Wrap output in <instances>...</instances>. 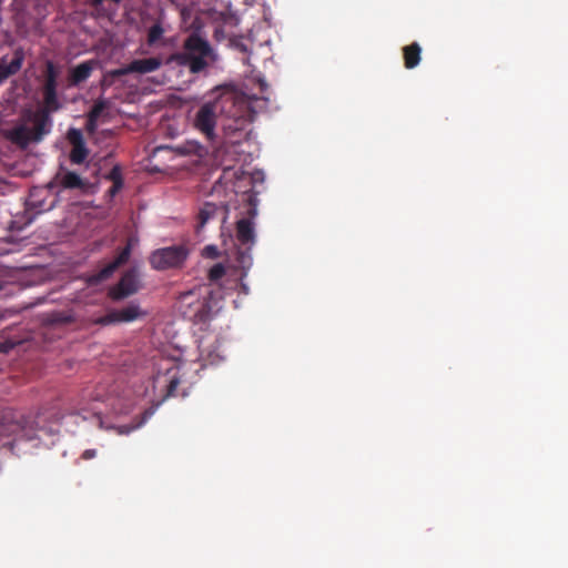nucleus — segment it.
Returning <instances> with one entry per match:
<instances>
[{
    "label": "nucleus",
    "mask_w": 568,
    "mask_h": 568,
    "mask_svg": "<svg viewBox=\"0 0 568 568\" xmlns=\"http://www.w3.org/2000/svg\"><path fill=\"white\" fill-rule=\"evenodd\" d=\"M2 287H3V286H2V284L0 283V291L2 290Z\"/></svg>",
    "instance_id": "32"
},
{
    "label": "nucleus",
    "mask_w": 568,
    "mask_h": 568,
    "mask_svg": "<svg viewBox=\"0 0 568 568\" xmlns=\"http://www.w3.org/2000/svg\"><path fill=\"white\" fill-rule=\"evenodd\" d=\"M229 213V206L223 202H205L199 210L195 232L200 234L211 222H220L223 225L227 221Z\"/></svg>",
    "instance_id": "7"
},
{
    "label": "nucleus",
    "mask_w": 568,
    "mask_h": 568,
    "mask_svg": "<svg viewBox=\"0 0 568 568\" xmlns=\"http://www.w3.org/2000/svg\"><path fill=\"white\" fill-rule=\"evenodd\" d=\"M169 375L168 385H166V394L165 397H171L175 395L178 386L180 385V377L178 376V372L168 371Z\"/></svg>",
    "instance_id": "19"
},
{
    "label": "nucleus",
    "mask_w": 568,
    "mask_h": 568,
    "mask_svg": "<svg viewBox=\"0 0 568 568\" xmlns=\"http://www.w3.org/2000/svg\"><path fill=\"white\" fill-rule=\"evenodd\" d=\"M26 53L23 48L19 47L13 51V58L8 64H4V58L0 62V84L8 78L17 74L24 62Z\"/></svg>",
    "instance_id": "15"
},
{
    "label": "nucleus",
    "mask_w": 568,
    "mask_h": 568,
    "mask_svg": "<svg viewBox=\"0 0 568 568\" xmlns=\"http://www.w3.org/2000/svg\"><path fill=\"white\" fill-rule=\"evenodd\" d=\"M204 254L207 257L216 258L219 256L217 247L214 245H207L204 247Z\"/></svg>",
    "instance_id": "25"
},
{
    "label": "nucleus",
    "mask_w": 568,
    "mask_h": 568,
    "mask_svg": "<svg viewBox=\"0 0 568 568\" xmlns=\"http://www.w3.org/2000/svg\"><path fill=\"white\" fill-rule=\"evenodd\" d=\"M43 104L36 111H28L26 120L32 122V126L26 123L19 124L7 131L6 138L20 149H27L31 143H39L51 132V114L62 108L58 98V91H42Z\"/></svg>",
    "instance_id": "2"
},
{
    "label": "nucleus",
    "mask_w": 568,
    "mask_h": 568,
    "mask_svg": "<svg viewBox=\"0 0 568 568\" xmlns=\"http://www.w3.org/2000/svg\"><path fill=\"white\" fill-rule=\"evenodd\" d=\"M225 274V268L222 264H215L211 267L209 272V277L211 281H216L223 277Z\"/></svg>",
    "instance_id": "22"
},
{
    "label": "nucleus",
    "mask_w": 568,
    "mask_h": 568,
    "mask_svg": "<svg viewBox=\"0 0 568 568\" xmlns=\"http://www.w3.org/2000/svg\"><path fill=\"white\" fill-rule=\"evenodd\" d=\"M2 318H3V316H2V315H0V320H2Z\"/></svg>",
    "instance_id": "33"
},
{
    "label": "nucleus",
    "mask_w": 568,
    "mask_h": 568,
    "mask_svg": "<svg viewBox=\"0 0 568 568\" xmlns=\"http://www.w3.org/2000/svg\"><path fill=\"white\" fill-rule=\"evenodd\" d=\"M14 347V343L10 341L0 342V353H9Z\"/></svg>",
    "instance_id": "26"
},
{
    "label": "nucleus",
    "mask_w": 568,
    "mask_h": 568,
    "mask_svg": "<svg viewBox=\"0 0 568 568\" xmlns=\"http://www.w3.org/2000/svg\"><path fill=\"white\" fill-rule=\"evenodd\" d=\"M110 181H112V183H122L123 184V179H122V173H121V169L120 166L115 165L112 168V170L109 172L108 176H106Z\"/></svg>",
    "instance_id": "23"
},
{
    "label": "nucleus",
    "mask_w": 568,
    "mask_h": 568,
    "mask_svg": "<svg viewBox=\"0 0 568 568\" xmlns=\"http://www.w3.org/2000/svg\"><path fill=\"white\" fill-rule=\"evenodd\" d=\"M146 316V312L141 310L136 303H130L120 310H111L105 315L99 317L95 323L100 325H112L118 323H130Z\"/></svg>",
    "instance_id": "9"
},
{
    "label": "nucleus",
    "mask_w": 568,
    "mask_h": 568,
    "mask_svg": "<svg viewBox=\"0 0 568 568\" xmlns=\"http://www.w3.org/2000/svg\"><path fill=\"white\" fill-rule=\"evenodd\" d=\"M152 414H153V409L152 408L145 410L144 414H143V422H145L149 417H151Z\"/></svg>",
    "instance_id": "29"
},
{
    "label": "nucleus",
    "mask_w": 568,
    "mask_h": 568,
    "mask_svg": "<svg viewBox=\"0 0 568 568\" xmlns=\"http://www.w3.org/2000/svg\"><path fill=\"white\" fill-rule=\"evenodd\" d=\"M254 115V111L243 95L222 94L213 101L199 105L191 115L192 126L204 136L207 145L186 141L174 148L158 146L156 151L170 149L180 155L194 154L203 158L212 153L215 158H220L225 144H237L247 135V129Z\"/></svg>",
    "instance_id": "1"
},
{
    "label": "nucleus",
    "mask_w": 568,
    "mask_h": 568,
    "mask_svg": "<svg viewBox=\"0 0 568 568\" xmlns=\"http://www.w3.org/2000/svg\"><path fill=\"white\" fill-rule=\"evenodd\" d=\"M189 254L190 251L185 245L162 247L151 254L150 264L158 271L181 267Z\"/></svg>",
    "instance_id": "6"
},
{
    "label": "nucleus",
    "mask_w": 568,
    "mask_h": 568,
    "mask_svg": "<svg viewBox=\"0 0 568 568\" xmlns=\"http://www.w3.org/2000/svg\"><path fill=\"white\" fill-rule=\"evenodd\" d=\"M97 128H98V120L88 115L87 123H85L87 131L89 133H93V132H95Z\"/></svg>",
    "instance_id": "24"
},
{
    "label": "nucleus",
    "mask_w": 568,
    "mask_h": 568,
    "mask_svg": "<svg viewBox=\"0 0 568 568\" xmlns=\"http://www.w3.org/2000/svg\"><path fill=\"white\" fill-rule=\"evenodd\" d=\"M210 60H214L211 44L199 33L192 32L184 40L183 51L171 54L168 62L187 67L192 73H200L209 65Z\"/></svg>",
    "instance_id": "3"
},
{
    "label": "nucleus",
    "mask_w": 568,
    "mask_h": 568,
    "mask_svg": "<svg viewBox=\"0 0 568 568\" xmlns=\"http://www.w3.org/2000/svg\"><path fill=\"white\" fill-rule=\"evenodd\" d=\"M248 214L251 215V217H254L256 215V209L253 206L248 210Z\"/></svg>",
    "instance_id": "30"
},
{
    "label": "nucleus",
    "mask_w": 568,
    "mask_h": 568,
    "mask_svg": "<svg viewBox=\"0 0 568 568\" xmlns=\"http://www.w3.org/2000/svg\"><path fill=\"white\" fill-rule=\"evenodd\" d=\"M163 33L164 29L162 28L161 23L158 22L153 24L148 32V43L150 45L154 44L162 38Z\"/></svg>",
    "instance_id": "21"
},
{
    "label": "nucleus",
    "mask_w": 568,
    "mask_h": 568,
    "mask_svg": "<svg viewBox=\"0 0 568 568\" xmlns=\"http://www.w3.org/2000/svg\"><path fill=\"white\" fill-rule=\"evenodd\" d=\"M58 434L52 427L40 426V420L21 425L13 422H0V439L14 436V440L37 442L33 446H47V439Z\"/></svg>",
    "instance_id": "4"
},
{
    "label": "nucleus",
    "mask_w": 568,
    "mask_h": 568,
    "mask_svg": "<svg viewBox=\"0 0 568 568\" xmlns=\"http://www.w3.org/2000/svg\"><path fill=\"white\" fill-rule=\"evenodd\" d=\"M94 64H95V61L90 60V61H84V62L78 64L77 67H74L70 72V77H69L70 83L72 85H78V84L84 82L85 80H88L92 73Z\"/></svg>",
    "instance_id": "16"
},
{
    "label": "nucleus",
    "mask_w": 568,
    "mask_h": 568,
    "mask_svg": "<svg viewBox=\"0 0 568 568\" xmlns=\"http://www.w3.org/2000/svg\"><path fill=\"white\" fill-rule=\"evenodd\" d=\"M109 108V102L104 99H99L94 102L92 105L90 112L88 113L89 116H92L97 120L102 115V113Z\"/></svg>",
    "instance_id": "20"
},
{
    "label": "nucleus",
    "mask_w": 568,
    "mask_h": 568,
    "mask_svg": "<svg viewBox=\"0 0 568 568\" xmlns=\"http://www.w3.org/2000/svg\"><path fill=\"white\" fill-rule=\"evenodd\" d=\"M122 186H123L122 183H119V182L113 183V185L109 190V193L113 196L122 189Z\"/></svg>",
    "instance_id": "28"
},
{
    "label": "nucleus",
    "mask_w": 568,
    "mask_h": 568,
    "mask_svg": "<svg viewBox=\"0 0 568 568\" xmlns=\"http://www.w3.org/2000/svg\"><path fill=\"white\" fill-rule=\"evenodd\" d=\"M97 456V450L95 449H85L83 453H82V458L88 460V459H92Z\"/></svg>",
    "instance_id": "27"
},
{
    "label": "nucleus",
    "mask_w": 568,
    "mask_h": 568,
    "mask_svg": "<svg viewBox=\"0 0 568 568\" xmlns=\"http://www.w3.org/2000/svg\"><path fill=\"white\" fill-rule=\"evenodd\" d=\"M90 186L88 179L82 178L78 173L70 171L63 166L59 169L53 179L47 184L49 190H79L85 192Z\"/></svg>",
    "instance_id": "8"
},
{
    "label": "nucleus",
    "mask_w": 568,
    "mask_h": 568,
    "mask_svg": "<svg viewBox=\"0 0 568 568\" xmlns=\"http://www.w3.org/2000/svg\"><path fill=\"white\" fill-rule=\"evenodd\" d=\"M240 50L246 51L245 45H241V47H240Z\"/></svg>",
    "instance_id": "31"
},
{
    "label": "nucleus",
    "mask_w": 568,
    "mask_h": 568,
    "mask_svg": "<svg viewBox=\"0 0 568 568\" xmlns=\"http://www.w3.org/2000/svg\"><path fill=\"white\" fill-rule=\"evenodd\" d=\"M255 229L251 219H241L236 222L237 250L235 261L237 266L246 273L252 266V247L255 244Z\"/></svg>",
    "instance_id": "5"
},
{
    "label": "nucleus",
    "mask_w": 568,
    "mask_h": 568,
    "mask_svg": "<svg viewBox=\"0 0 568 568\" xmlns=\"http://www.w3.org/2000/svg\"><path fill=\"white\" fill-rule=\"evenodd\" d=\"M59 72L52 61H47L42 91H58Z\"/></svg>",
    "instance_id": "18"
},
{
    "label": "nucleus",
    "mask_w": 568,
    "mask_h": 568,
    "mask_svg": "<svg viewBox=\"0 0 568 568\" xmlns=\"http://www.w3.org/2000/svg\"><path fill=\"white\" fill-rule=\"evenodd\" d=\"M130 242L118 253L114 260L103 266L99 272L93 274L90 278L91 283H99L108 280L121 265L125 264L131 255Z\"/></svg>",
    "instance_id": "13"
},
{
    "label": "nucleus",
    "mask_w": 568,
    "mask_h": 568,
    "mask_svg": "<svg viewBox=\"0 0 568 568\" xmlns=\"http://www.w3.org/2000/svg\"><path fill=\"white\" fill-rule=\"evenodd\" d=\"M67 139L72 145L69 159L72 164H82L89 155L83 134L79 129L71 128L67 133Z\"/></svg>",
    "instance_id": "11"
},
{
    "label": "nucleus",
    "mask_w": 568,
    "mask_h": 568,
    "mask_svg": "<svg viewBox=\"0 0 568 568\" xmlns=\"http://www.w3.org/2000/svg\"><path fill=\"white\" fill-rule=\"evenodd\" d=\"M139 291L138 275L134 270L126 271L119 283L109 291V296L113 301H122Z\"/></svg>",
    "instance_id": "10"
},
{
    "label": "nucleus",
    "mask_w": 568,
    "mask_h": 568,
    "mask_svg": "<svg viewBox=\"0 0 568 568\" xmlns=\"http://www.w3.org/2000/svg\"><path fill=\"white\" fill-rule=\"evenodd\" d=\"M49 191L47 186L32 189L27 201V209L37 214L52 210L55 206L57 200L53 199L47 203V194Z\"/></svg>",
    "instance_id": "14"
},
{
    "label": "nucleus",
    "mask_w": 568,
    "mask_h": 568,
    "mask_svg": "<svg viewBox=\"0 0 568 568\" xmlns=\"http://www.w3.org/2000/svg\"><path fill=\"white\" fill-rule=\"evenodd\" d=\"M163 61L160 57H152L146 59H136L128 64L126 68L118 69L113 72L114 75H124L128 73H150L159 70Z\"/></svg>",
    "instance_id": "12"
},
{
    "label": "nucleus",
    "mask_w": 568,
    "mask_h": 568,
    "mask_svg": "<svg viewBox=\"0 0 568 568\" xmlns=\"http://www.w3.org/2000/svg\"><path fill=\"white\" fill-rule=\"evenodd\" d=\"M422 48L417 42H413L403 48L404 65L406 69H414L420 62Z\"/></svg>",
    "instance_id": "17"
}]
</instances>
